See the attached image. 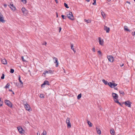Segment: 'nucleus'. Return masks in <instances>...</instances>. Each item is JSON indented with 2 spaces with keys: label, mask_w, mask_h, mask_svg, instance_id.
Instances as JSON below:
<instances>
[{
  "label": "nucleus",
  "mask_w": 135,
  "mask_h": 135,
  "mask_svg": "<svg viewBox=\"0 0 135 135\" xmlns=\"http://www.w3.org/2000/svg\"><path fill=\"white\" fill-rule=\"evenodd\" d=\"M104 13H102V16L103 17H104Z\"/></svg>",
  "instance_id": "nucleus-53"
},
{
  "label": "nucleus",
  "mask_w": 135,
  "mask_h": 135,
  "mask_svg": "<svg viewBox=\"0 0 135 135\" xmlns=\"http://www.w3.org/2000/svg\"><path fill=\"white\" fill-rule=\"evenodd\" d=\"M93 51L94 52H95V47H93Z\"/></svg>",
  "instance_id": "nucleus-45"
},
{
  "label": "nucleus",
  "mask_w": 135,
  "mask_h": 135,
  "mask_svg": "<svg viewBox=\"0 0 135 135\" xmlns=\"http://www.w3.org/2000/svg\"><path fill=\"white\" fill-rule=\"evenodd\" d=\"M98 53L99 54L101 55V56H102V52H101V51H100L99 50L98 51Z\"/></svg>",
  "instance_id": "nucleus-41"
},
{
  "label": "nucleus",
  "mask_w": 135,
  "mask_h": 135,
  "mask_svg": "<svg viewBox=\"0 0 135 135\" xmlns=\"http://www.w3.org/2000/svg\"><path fill=\"white\" fill-rule=\"evenodd\" d=\"M21 1L24 3L26 4V3L27 2L26 0H21Z\"/></svg>",
  "instance_id": "nucleus-39"
},
{
  "label": "nucleus",
  "mask_w": 135,
  "mask_h": 135,
  "mask_svg": "<svg viewBox=\"0 0 135 135\" xmlns=\"http://www.w3.org/2000/svg\"><path fill=\"white\" fill-rule=\"evenodd\" d=\"M12 92H13V94H15L14 93L13 91H12Z\"/></svg>",
  "instance_id": "nucleus-61"
},
{
  "label": "nucleus",
  "mask_w": 135,
  "mask_h": 135,
  "mask_svg": "<svg viewBox=\"0 0 135 135\" xmlns=\"http://www.w3.org/2000/svg\"><path fill=\"white\" fill-rule=\"evenodd\" d=\"M117 85V84L115 83L110 82L108 83V85L111 88H114Z\"/></svg>",
  "instance_id": "nucleus-4"
},
{
  "label": "nucleus",
  "mask_w": 135,
  "mask_h": 135,
  "mask_svg": "<svg viewBox=\"0 0 135 135\" xmlns=\"http://www.w3.org/2000/svg\"><path fill=\"white\" fill-rule=\"evenodd\" d=\"M102 81L103 82L105 85H108V83H108V82L106 80H105L104 79H103L102 80Z\"/></svg>",
  "instance_id": "nucleus-22"
},
{
  "label": "nucleus",
  "mask_w": 135,
  "mask_h": 135,
  "mask_svg": "<svg viewBox=\"0 0 135 135\" xmlns=\"http://www.w3.org/2000/svg\"><path fill=\"white\" fill-rule=\"evenodd\" d=\"M86 1L87 2H89L90 1V0H86Z\"/></svg>",
  "instance_id": "nucleus-56"
},
{
  "label": "nucleus",
  "mask_w": 135,
  "mask_h": 135,
  "mask_svg": "<svg viewBox=\"0 0 135 135\" xmlns=\"http://www.w3.org/2000/svg\"><path fill=\"white\" fill-rule=\"evenodd\" d=\"M13 83L17 87H19V86H18L19 83L17 82H14Z\"/></svg>",
  "instance_id": "nucleus-38"
},
{
  "label": "nucleus",
  "mask_w": 135,
  "mask_h": 135,
  "mask_svg": "<svg viewBox=\"0 0 135 135\" xmlns=\"http://www.w3.org/2000/svg\"><path fill=\"white\" fill-rule=\"evenodd\" d=\"M114 101H115V102L116 103H117L120 106H122V104L119 102L118 100H115V99H114Z\"/></svg>",
  "instance_id": "nucleus-24"
},
{
  "label": "nucleus",
  "mask_w": 135,
  "mask_h": 135,
  "mask_svg": "<svg viewBox=\"0 0 135 135\" xmlns=\"http://www.w3.org/2000/svg\"><path fill=\"white\" fill-rule=\"evenodd\" d=\"M0 22L2 23H4L5 21L4 20V18L3 15L0 12Z\"/></svg>",
  "instance_id": "nucleus-8"
},
{
  "label": "nucleus",
  "mask_w": 135,
  "mask_h": 135,
  "mask_svg": "<svg viewBox=\"0 0 135 135\" xmlns=\"http://www.w3.org/2000/svg\"><path fill=\"white\" fill-rule=\"evenodd\" d=\"M61 28L60 27L59 28V32L61 31Z\"/></svg>",
  "instance_id": "nucleus-54"
},
{
  "label": "nucleus",
  "mask_w": 135,
  "mask_h": 135,
  "mask_svg": "<svg viewBox=\"0 0 135 135\" xmlns=\"http://www.w3.org/2000/svg\"><path fill=\"white\" fill-rule=\"evenodd\" d=\"M71 49L72 50H73L74 49L73 48V46H74L73 44H71Z\"/></svg>",
  "instance_id": "nucleus-35"
},
{
  "label": "nucleus",
  "mask_w": 135,
  "mask_h": 135,
  "mask_svg": "<svg viewBox=\"0 0 135 135\" xmlns=\"http://www.w3.org/2000/svg\"><path fill=\"white\" fill-rule=\"evenodd\" d=\"M104 29L106 31V32L109 33V32L110 29L109 27H108L107 26H104Z\"/></svg>",
  "instance_id": "nucleus-13"
},
{
  "label": "nucleus",
  "mask_w": 135,
  "mask_h": 135,
  "mask_svg": "<svg viewBox=\"0 0 135 135\" xmlns=\"http://www.w3.org/2000/svg\"><path fill=\"white\" fill-rule=\"evenodd\" d=\"M96 129L97 132V133L99 134H101V131L100 129L96 127Z\"/></svg>",
  "instance_id": "nucleus-21"
},
{
  "label": "nucleus",
  "mask_w": 135,
  "mask_h": 135,
  "mask_svg": "<svg viewBox=\"0 0 135 135\" xmlns=\"http://www.w3.org/2000/svg\"><path fill=\"white\" fill-rule=\"evenodd\" d=\"M9 7L13 11L16 10V7L15 6H14L12 2L10 3L9 5H8Z\"/></svg>",
  "instance_id": "nucleus-6"
},
{
  "label": "nucleus",
  "mask_w": 135,
  "mask_h": 135,
  "mask_svg": "<svg viewBox=\"0 0 135 135\" xmlns=\"http://www.w3.org/2000/svg\"><path fill=\"white\" fill-rule=\"evenodd\" d=\"M87 123L89 125V127H91L93 125L91 122L89 121L88 120H87Z\"/></svg>",
  "instance_id": "nucleus-20"
},
{
  "label": "nucleus",
  "mask_w": 135,
  "mask_h": 135,
  "mask_svg": "<svg viewBox=\"0 0 135 135\" xmlns=\"http://www.w3.org/2000/svg\"><path fill=\"white\" fill-rule=\"evenodd\" d=\"M73 50V51H74V52H75L76 51H75V50H74H74Z\"/></svg>",
  "instance_id": "nucleus-59"
},
{
  "label": "nucleus",
  "mask_w": 135,
  "mask_h": 135,
  "mask_svg": "<svg viewBox=\"0 0 135 135\" xmlns=\"http://www.w3.org/2000/svg\"><path fill=\"white\" fill-rule=\"evenodd\" d=\"M131 103H132L129 100L126 101L124 103H123V104H124L126 106H128L129 107H131Z\"/></svg>",
  "instance_id": "nucleus-5"
},
{
  "label": "nucleus",
  "mask_w": 135,
  "mask_h": 135,
  "mask_svg": "<svg viewBox=\"0 0 135 135\" xmlns=\"http://www.w3.org/2000/svg\"><path fill=\"white\" fill-rule=\"evenodd\" d=\"M37 135H40V134L39 133H38V132L37 133Z\"/></svg>",
  "instance_id": "nucleus-52"
},
{
  "label": "nucleus",
  "mask_w": 135,
  "mask_h": 135,
  "mask_svg": "<svg viewBox=\"0 0 135 135\" xmlns=\"http://www.w3.org/2000/svg\"><path fill=\"white\" fill-rule=\"evenodd\" d=\"M109 2L110 1V0H107Z\"/></svg>",
  "instance_id": "nucleus-60"
},
{
  "label": "nucleus",
  "mask_w": 135,
  "mask_h": 135,
  "mask_svg": "<svg viewBox=\"0 0 135 135\" xmlns=\"http://www.w3.org/2000/svg\"><path fill=\"white\" fill-rule=\"evenodd\" d=\"M10 84L9 83H7V84H6V86H5L4 88H9V87L10 86Z\"/></svg>",
  "instance_id": "nucleus-26"
},
{
  "label": "nucleus",
  "mask_w": 135,
  "mask_h": 135,
  "mask_svg": "<svg viewBox=\"0 0 135 135\" xmlns=\"http://www.w3.org/2000/svg\"><path fill=\"white\" fill-rule=\"evenodd\" d=\"M46 131L45 130H44L42 134H43V135H46Z\"/></svg>",
  "instance_id": "nucleus-32"
},
{
  "label": "nucleus",
  "mask_w": 135,
  "mask_h": 135,
  "mask_svg": "<svg viewBox=\"0 0 135 135\" xmlns=\"http://www.w3.org/2000/svg\"><path fill=\"white\" fill-rule=\"evenodd\" d=\"M134 2H135V0H134Z\"/></svg>",
  "instance_id": "nucleus-62"
},
{
  "label": "nucleus",
  "mask_w": 135,
  "mask_h": 135,
  "mask_svg": "<svg viewBox=\"0 0 135 135\" xmlns=\"http://www.w3.org/2000/svg\"><path fill=\"white\" fill-rule=\"evenodd\" d=\"M70 119H67L66 122L67 124V127L68 128H69L71 127V124L70 120Z\"/></svg>",
  "instance_id": "nucleus-3"
},
{
  "label": "nucleus",
  "mask_w": 135,
  "mask_h": 135,
  "mask_svg": "<svg viewBox=\"0 0 135 135\" xmlns=\"http://www.w3.org/2000/svg\"><path fill=\"white\" fill-rule=\"evenodd\" d=\"M23 104L24 105V106H25L26 105L28 104H27V102L26 101H23Z\"/></svg>",
  "instance_id": "nucleus-31"
},
{
  "label": "nucleus",
  "mask_w": 135,
  "mask_h": 135,
  "mask_svg": "<svg viewBox=\"0 0 135 135\" xmlns=\"http://www.w3.org/2000/svg\"><path fill=\"white\" fill-rule=\"evenodd\" d=\"M84 21L85 22H86L87 23H90L91 22V21L90 20H88L86 19H85L84 20Z\"/></svg>",
  "instance_id": "nucleus-30"
},
{
  "label": "nucleus",
  "mask_w": 135,
  "mask_h": 135,
  "mask_svg": "<svg viewBox=\"0 0 135 135\" xmlns=\"http://www.w3.org/2000/svg\"><path fill=\"white\" fill-rule=\"evenodd\" d=\"M107 58L110 62H112L113 61V57L112 56H108Z\"/></svg>",
  "instance_id": "nucleus-10"
},
{
  "label": "nucleus",
  "mask_w": 135,
  "mask_h": 135,
  "mask_svg": "<svg viewBox=\"0 0 135 135\" xmlns=\"http://www.w3.org/2000/svg\"><path fill=\"white\" fill-rule=\"evenodd\" d=\"M61 16L63 19H65L66 18L65 16L63 15H62Z\"/></svg>",
  "instance_id": "nucleus-37"
},
{
  "label": "nucleus",
  "mask_w": 135,
  "mask_h": 135,
  "mask_svg": "<svg viewBox=\"0 0 135 135\" xmlns=\"http://www.w3.org/2000/svg\"><path fill=\"white\" fill-rule=\"evenodd\" d=\"M81 97V93L79 94L77 96V99H80Z\"/></svg>",
  "instance_id": "nucleus-29"
},
{
  "label": "nucleus",
  "mask_w": 135,
  "mask_h": 135,
  "mask_svg": "<svg viewBox=\"0 0 135 135\" xmlns=\"http://www.w3.org/2000/svg\"><path fill=\"white\" fill-rule=\"evenodd\" d=\"M40 97L41 98H44V97L43 94H41L40 95Z\"/></svg>",
  "instance_id": "nucleus-43"
},
{
  "label": "nucleus",
  "mask_w": 135,
  "mask_h": 135,
  "mask_svg": "<svg viewBox=\"0 0 135 135\" xmlns=\"http://www.w3.org/2000/svg\"><path fill=\"white\" fill-rule=\"evenodd\" d=\"M112 96L113 97L114 99L115 100H118V95L116 93H112Z\"/></svg>",
  "instance_id": "nucleus-7"
},
{
  "label": "nucleus",
  "mask_w": 135,
  "mask_h": 135,
  "mask_svg": "<svg viewBox=\"0 0 135 135\" xmlns=\"http://www.w3.org/2000/svg\"><path fill=\"white\" fill-rule=\"evenodd\" d=\"M21 59H22V60L23 61L25 62L26 61V60L24 59L23 56H22L21 57Z\"/></svg>",
  "instance_id": "nucleus-42"
},
{
  "label": "nucleus",
  "mask_w": 135,
  "mask_h": 135,
  "mask_svg": "<svg viewBox=\"0 0 135 135\" xmlns=\"http://www.w3.org/2000/svg\"><path fill=\"white\" fill-rule=\"evenodd\" d=\"M96 0H93L94 2L93 3V4L96 5Z\"/></svg>",
  "instance_id": "nucleus-40"
},
{
  "label": "nucleus",
  "mask_w": 135,
  "mask_h": 135,
  "mask_svg": "<svg viewBox=\"0 0 135 135\" xmlns=\"http://www.w3.org/2000/svg\"><path fill=\"white\" fill-rule=\"evenodd\" d=\"M134 135H135V134H134Z\"/></svg>",
  "instance_id": "nucleus-63"
},
{
  "label": "nucleus",
  "mask_w": 135,
  "mask_h": 135,
  "mask_svg": "<svg viewBox=\"0 0 135 135\" xmlns=\"http://www.w3.org/2000/svg\"><path fill=\"white\" fill-rule=\"evenodd\" d=\"M55 1H56V2L57 3L58 2V1L57 0H55Z\"/></svg>",
  "instance_id": "nucleus-51"
},
{
  "label": "nucleus",
  "mask_w": 135,
  "mask_h": 135,
  "mask_svg": "<svg viewBox=\"0 0 135 135\" xmlns=\"http://www.w3.org/2000/svg\"><path fill=\"white\" fill-rule=\"evenodd\" d=\"M22 11L23 13L24 14H25V13L26 14L27 12V10L24 7L22 8Z\"/></svg>",
  "instance_id": "nucleus-19"
},
{
  "label": "nucleus",
  "mask_w": 135,
  "mask_h": 135,
  "mask_svg": "<svg viewBox=\"0 0 135 135\" xmlns=\"http://www.w3.org/2000/svg\"><path fill=\"white\" fill-rule=\"evenodd\" d=\"M126 3H128L129 4H131V3H130V2H129V1H127L126 2Z\"/></svg>",
  "instance_id": "nucleus-50"
},
{
  "label": "nucleus",
  "mask_w": 135,
  "mask_h": 135,
  "mask_svg": "<svg viewBox=\"0 0 135 135\" xmlns=\"http://www.w3.org/2000/svg\"><path fill=\"white\" fill-rule=\"evenodd\" d=\"M18 80H19V82L22 84L20 85V87H22L23 86V83L22 81L21 80V76L20 75H19L18 76Z\"/></svg>",
  "instance_id": "nucleus-15"
},
{
  "label": "nucleus",
  "mask_w": 135,
  "mask_h": 135,
  "mask_svg": "<svg viewBox=\"0 0 135 135\" xmlns=\"http://www.w3.org/2000/svg\"><path fill=\"white\" fill-rule=\"evenodd\" d=\"M67 17L70 19L73 20H74V16H73L72 12H70L67 14Z\"/></svg>",
  "instance_id": "nucleus-1"
},
{
  "label": "nucleus",
  "mask_w": 135,
  "mask_h": 135,
  "mask_svg": "<svg viewBox=\"0 0 135 135\" xmlns=\"http://www.w3.org/2000/svg\"><path fill=\"white\" fill-rule=\"evenodd\" d=\"M54 71L51 70H49V71L46 70V73L47 74H52L53 73Z\"/></svg>",
  "instance_id": "nucleus-17"
},
{
  "label": "nucleus",
  "mask_w": 135,
  "mask_h": 135,
  "mask_svg": "<svg viewBox=\"0 0 135 135\" xmlns=\"http://www.w3.org/2000/svg\"><path fill=\"white\" fill-rule=\"evenodd\" d=\"M110 133L112 135H114L115 131L113 129H111L110 130Z\"/></svg>",
  "instance_id": "nucleus-23"
},
{
  "label": "nucleus",
  "mask_w": 135,
  "mask_h": 135,
  "mask_svg": "<svg viewBox=\"0 0 135 135\" xmlns=\"http://www.w3.org/2000/svg\"><path fill=\"white\" fill-rule=\"evenodd\" d=\"M64 5L65 7L67 8H69V7H68V4L66 3H64Z\"/></svg>",
  "instance_id": "nucleus-33"
},
{
  "label": "nucleus",
  "mask_w": 135,
  "mask_h": 135,
  "mask_svg": "<svg viewBox=\"0 0 135 135\" xmlns=\"http://www.w3.org/2000/svg\"><path fill=\"white\" fill-rule=\"evenodd\" d=\"M47 73H46V71H45L43 73V74L45 75Z\"/></svg>",
  "instance_id": "nucleus-48"
},
{
  "label": "nucleus",
  "mask_w": 135,
  "mask_h": 135,
  "mask_svg": "<svg viewBox=\"0 0 135 135\" xmlns=\"http://www.w3.org/2000/svg\"><path fill=\"white\" fill-rule=\"evenodd\" d=\"M114 89H115L117 90H118V88H114Z\"/></svg>",
  "instance_id": "nucleus-55"
},
{
  "label": "nucleus",
  "mask_w": 135,
  "mask_h": 135,
  "mask_svg": "<svg viewBox=\"0 0 135 135\" xmlns=\"http://www.w3.org/2000/svg\"><path fill=\"white\" fill-rule=\"evenodd\" d=\"M45 85H50L49 82L47 80L45 81H44L43 83L41 84V86L42 87H44V86Z\"/></svg>",
  "instance_id": "nucleus-11"
},
{
  "label": "nucleus",
  "mask_w": 135,
  "mask_h": 135,
  "mask_svg": "<svg viewBox=\"0 0 135 135\" xmlns=\"http://www.w3.org/2000/svg\"><path fill=\"white\" fill-rule=\"evenodd\" d=\"M24 107L26 110H28L29 111H30V110H31L30 105L28 104L24 106Z\"/></svg>",
  "instance_id": "nucleus-12"
},
{
  "label": "nucleus",
  "mask_w": 135,
  "mask_h": 135,
  "mask_svg": "<svg viewBox=\"0 0 135 135\" xmlns=\"http://www.w3.org/2000/svg\"><path fill=\"white\" fill-rule=\"evenodd\" d=\"M3 103V102L1 100V98H0V107L2 106Z\"/></svg>",
  "instance_id": "nucleus-28"
},
{
  "label": "nucleus",
  "mask_w": 135,
  "mask_h": 135,
  "mask_svg": "<svg viewBox=\"0 0 135 135\" xmlns=\"http://www.w3.org/2000/svg\"><path fill=\"white\" fill-rule=\"evenodd\" d=\"M5 104L10 107H12V103L9 100H5L4 101Z\"/></svg>",
  "instance_id": "nucleus-2"
},
{
  "label": "nucleus",
  "mask_w": 135,
  "mask_h": 135,
  "mask_svg": "<svg viewBox=\"0 0 135 135\" xmlns=\"http://www.w3.org/2000/svg\"><path fill=\"white\" fill-rule=\"evenodd\" d=\"M4 74H3L1 77V79H4Z\"/></svg>",
  "instance_id": "nucleus-34"
},
{
  "label": "nucleus",
  "mask_w": 135,
  "mask_h": 135,
  "mask_svg": "<svg viewBox=\"0 0 135 135\" xmlns=\"http://www.w3.org/2000/svg\"><path fill=\"white\" fill-rule=\"evenodd\" d=\"M7 5L6 4H4V7H5V8H6V7H7Z\"/></svg>",
  "instance_id": "nucleus-47"
},
{
  "label": "nucleus",
  "mask_w": 135,
  "mask_h": 135,
  "mask_svg": "<svg viewBox=\"0 0 135 135\" xmlns=\"http://www.w3.org/2000/svg\"><path fill=\"white\" fill-rule=\"evenodd\" d=\"M47 44V42H45L42 43V45H46Z\"/></svg>",
  "instance_id": "nucleus-44"
},
{
  "label": "nucleus",
  "mask_w": 135,
  "mask_h": 135,
  "mask_svg": "<svg viewBox=\"0 0 135 135\" xmlns=\"http://www.w3.org/2000/svg\"><path fill=\"white\" fill-rule=\"evenodd\" d=\"M56 17H58V16L57 15V13H56Z\"/></svg>",
  "instance_id": "nucleus-58"
},
{
  "label": "nucleus",
  "mask_w": 135,
  "mask_h": 135,
  "mask_svg": "<svg viewBox=\"0 0 135 135\" xmlns=\"http://www.w3.org/2000/svg\"><path fill=\"white\" fill-rule=\"evenodd\" d=\"M54 60L55 61H54V62L55 63H56V67H57L58 66V59H57L55 57H53Z\"/></svg>",
  "instance_id": "nucleus-9"
},
{
  "label": "nucleus",
  "mask_w": 135,
  "mask_h": 135,
  "mask_svg": "<svg viewBox=\"0 0 135 135\" xmlns=\"http://www.w3.org/2000/svg\"><path fill=\"white\" fill-rule=\"evenodd\" d=\"M1 62L2 63L4 64H7V62L6 60L5 59H3L2 61Z\"/></svg>",
  "instance_id": "nucleus-18"
},
{
  "label": "nucleus",
  "mask_w": 135,
  "mask_h": 135,
  "mask_svg": "<svg viewBox=\"0 0 135 135\" xmlns=\"http://www.w3.org/2000/svg\"><path fill=\"white\" fill-rule=\"evenodd\" d=\"M124 65V64H122L121 65H120V66L122 67Z\"/></svg>",
  "instance_id": "nucleus-49"
},
{
  "label": "nucleus",
  "mask_w": 135,
  "mask_h": 135,
  "mask_svg": "<svg viewBox=\"0 0 135 135\" xmlns=\"http://www.w3.org/2000/svg\"><path fill=\"white\" fill-rule=\"evenodd\" d=\"M17 128L19 133L21 134L22 133V131L23 130V129L21 127H18Z\"/></svg>",
  "instance_id": "nucleus-14"
},
{
  "label": "nucleus",
  "mask_w": 135,
  "mask_h": 135,
  "mask_svg": "<svg viewBox=\"0 0 135 135\" xmlns=\"http://www.w3.org/2000/svg\"><path fill=\"white\" fill-rule=\"evenodd\" d=\"M132 34L133 36L134 35H135V31L134 32H132Z\"/></svg>",
  "instance_id": "nucleus-46"
},
{
  "label": "nucleus",
  "mask_w": 135,
  "mask_h": 135,
  "mask_svg": "<svg viewBox=\"0 0 135 135\" xmlns=\"http://www.w3.org/2000/svg\"><path fill=\"white\" fill-rule=\"evenodd\" d=\"M119 93L120 94H122L123 96H124V93L123 90H120Z\"/></svg>",
  "instance_id": "nucleus-27"
},
{
  "label": "nucleus",
  "mask_w": 135,
  "mask_h": 135,
  "mask_svg": "<svg viewBox=\"0 0 135 135\" xmlns=\"http://www.w3.org/2000/svg\"><path fill=\"white\" fill-rule=\"evenodd\" d=\"M14 70L13 69H10V73L12 74V73H13L14 72Z\"/></svg>",
  "instance_id": "nucleus-36"
},
{
  "label": "nucleus",
  "mask_w": 135,
  "mask_h": 135,
  "mask_svg": "<svg viewBox=\"0 0 135 135\" xmlns=\"http://www.w3.org/2000/svg\"><path fill=\"white\" fill-rule=\"evenodd\" d=\"M9 91H12H12H13L11 89H9Z\"/></svg>",
  "instance_id": "nucleus-57"
},
{
  "label": "nucleus",
  "mask_w": 135,
  "mask_h": 135,
  "mask_svg": "<svg viewBox=\"0 0 135 135\" xmlns=\"http://www.w3.org/2000/svg\"><path fill=\"white\" fill-rule=\"evenodd\" d=\"M124 30H126L127 31H130L128 28L127 26H124Z\"/></svg>",
  "instance_id": "nucleus-25"
},
{
  "label": "nucleus",
  "mask_w": 135,
  "mask_h": 135,
  "mask_svg": "<svg viewBox=\"0 0 135 135\" xmlns=\"http://www.w3.org/2000/svg\"><path fill=\"white\" fill-rule=\"evenodd\" d=\"M98 39L99 41V44L101 45H102L103 44V40H101V38L100 37H99L98 38Z\"/></svg>",
  "instance_id": "nucleus-16"
}]
</instances>
